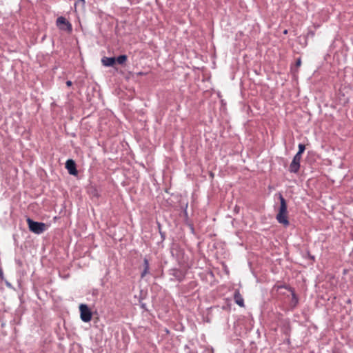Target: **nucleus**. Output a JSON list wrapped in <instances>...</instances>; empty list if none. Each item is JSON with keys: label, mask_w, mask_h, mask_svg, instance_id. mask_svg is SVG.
Listing matches in <instances>:
<instances>
[{"label": "nucleus", "mask_w": 353, "mask_h": 353, "mask_svg": "<svg viewBox=\"0 0 353 353\" xmlns=\"http://www.w3.org/2000/svg\"><path fill=\"white\" fill-rule=\"evenodd\" d=\"M279 199L281 203L279 212L276 215V220L279 223L283 224L285 226H287L289 225L287 211V203L285 199L283 197L281 194H279Z\"/></svg>", "instance_id": "nucleus-1"}, {"label": "nucleus", "mask_w": 353, "mask_h": 353, "mask_svg": "<svg viewBox=\"0 0 353 353\" xmlns=\"http://www.w3.org/2000/svg\"><path fill=\"white\" fill-rule=\"evenodd\" d=\"M26 221L28 225L29 230L34 234H41L47 228L46 225L43 223L34 221L30 218H28Z\"/></svg>", "instance_id": "nucleus-2"}, {"label": "nucleus", "mask_w": 353, "mask_h": 353, "mask_svg": "<svg viewBox=\"0 0 353 353\" xmlns=\"http://www.w3.org/2000/svg\"><path fill=\"white\" fill-rule=\"evenodd\" d=\"M80 316L83 322L88 323L92 319V312L87 305L81 304L79 305Z\"/></svg>", "instance_id": "nucleus-3"}, {"label": "nucleus", "mask_w": 353, "mask_h": 353, "mask_svg": "<svg viewBox=\"0 0 353 353\" xmlns=\"http://www.w3.org/2000/svg\"><path fill=\"white\" fill-rule=\"evenodd\" d=\"M56 23L57 27L61 30H65L68 32H70L72 30L71 23L63 17H58Z\"/></svg>", "instance_id": "nucleus-4"}, {"label": "nucleus", "mask_w": 353, "mask_h": 353, "mask_svg": "<svg viewBox=\"0 0 353 353\" xmlns=\"http://www.w3.org/2000/svg\"><path fill=\"white\" fill-rule=\"evenodd\" d=\"M301 157L297 155H295L293 158V160L290 165V171L291 172H297L300 168V161Z\"/></svg>", "instance_id": "nucleus-5"}, {"label": "nucleus", "mask_w": 353, "mask_h": 353, "mask_svg": "<svg viewBox=\"0 0 353 353\" xmlns=\"http://www.w3.org/2000/svg\"><path fill=\"white\" fill-rule=\"evenodd\" d=\"M65 168L69 174L72 175H77L78 172L76 168V163L72 159H68L65 163Z\"/></svg>", "instance_id": "nucleus-6"}, {"label": "nucleus", "mask_w": 353, "mask_h": 353, "mask_svg": "<svg viewBox=\"0 0 353 353\" xmlns=\"http://www.w3.org/2000/svg\"><path fill=\"white\" fill-rule=\"evenodd\" d=\"M101 62L105 66H113L116 63V58L104 57L102 58Z\"/></svg>", "instance_id": "nucleus-7"}, {"label": "nucleus", "mask_w": 353, "mask_h": 353, "mask_svg": "<svg viewBox=\"0 0 353 353\" xmlns=\"http://www.w3.org/2000/svg\"><path fill=\"white\" fill-rule=\"evenodd\" d=\"M235 303L240 307H244V301L239 290H236L234 295Z\"/></svg>", "instance_id": "nucleus-8"}, {"label": "nucleus", "mask_w": 353, "mask_h": 353, "mask_svg": "<svg viewBox=\"0 0 353 353\" xmlns=\"http://www.w3.org/2000/svg\"><path fill=\"white\" fill-rule=\"evenodd\" d=\"M149 261L146 258H145L143 260V270L141 274V278H144L149 273Z\"/></svg>", "instance_id": "nucleus-9"}, {"label": "nucleus", "mask_w": 353, "mask_h": 353, "mask_svg": "<svg viewBox=\"0 0 353 353\" xmlns=\"http://www.w3.org/2000/svg\"><path fill=\"white\" fill-rule=\"evenodd\" d=\"M128 59V57L126 55L123 54L119 56L117 58H116V62H117L120 65L124 64Z\"/></svg>", "instance_id": "nucleus-10"}, {"label": "nucleus", "mask_w": 353, "mask_h": 353, "mask_svg": "<svg viewBox=\"0 0 353 353\" xmlns=\"http://www.w3.org/2000/svg\"><path fill=\"white\" fill-rule=\"evenodd\" d=\"M305 149V147L303 144H299V151L296 154V155L301 157V154L304 152Z\"/></svg>", "instance_id": "nucleus-11"}, {"label": "nucleus", "mask_w": 353, "mask_h": 353, "mask_svg": "<svg viewBox=\"0 0 353 353\" xmlns=\"http://www.w3.org/2000/svg\"><path fill=\"white\" fill-rule=\"evenodd\" d=\"M301 65V59H298L296 63V67H299Z\"/></svg>", "instance_id": "nucleus-12"}, {"label": "nucleus", "mask_w": 353, "mask_h": 353, "mask_svg": "<svg viewBox=\"0 0 353 353\" xmlns=\"http://www.w3.org/2000/svg\"><path fill=\"white\" fill-rule=\"evenodd\" d=\"M72 81H66V85H67V86L70 87V86H71V85H72Z\"/></svg>", "instance_id": "nucleus-13"}, {"label": "nucleus", "mask_w": 353, "mask_h": 353, "mask_svg": "<svg viewBox=\"0 0 353 353\" xmlns=\"http://www.w3.org/2000/svg\"><path fill=\"white\" fill-rule=\"evenodd\" d=\"M188 206V203H182L181 208H183L184 207L186 208Z\"/></svg>", "instance_id": "nucleus-14"}, {"label": "nucleus", "mask_w": 353, "mask_h": 353, "mask_svg": "<svg viewBox=\"0 0 353 353\" xmlns=\"http://www.w3.org/2000/svg\"><path fill=\"white\" fill-rule=\"evenodd\" d=\"M80 2H81V4L82 6H83L85 3V0H79Z\"/></svg>", "instance_id": "nucleus-15"}, {"label": "nucleus", "mask_w": 353, "mask_h": 353, "mask_svg": "<svg viewBox=\"0 0 353 353\" xmlns=\"http://www.w3.org/2000/svg\"><path fill=\"white\" fill-rule=\"evenodd\" d=\"M183 215H184L185 217L187 216V212H186L185 209H184Z\"/></svg>", "instance_id": "nucleus-16"}, {"label": "nucleus", "mask_w": 353, "mask_h": 353, "mask_svg": "<svg viewBox=\"0 0 353 353\" xmlns=\"http://www.w3.org/2000/svg\"><path fill=\"white\" fill-rule=\"evenodd\" d=\"M3 276V272L1 270V269H0V277H2Z\"/></svg>", "instance_id": "nucleus-17"}, {"label": "nucleus", "mask_w": 353, "mask_h": 353, "mask_svg": "<svg viewBox=\"0 0 353 353\" xmlns=\"http://www.w3.org/2000/svg\"><path fill=\"white\" fill-rule=\"evenodd\" d=\"M283 33L284 34H287L288 33V30H284Z\"/></svg>", "instance_id": "nucleus-18"}]
</instances>
